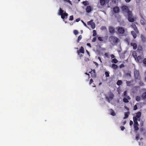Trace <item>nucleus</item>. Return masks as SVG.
Segmentation results:
<instances>
[{"label":"nucleus","mask_w":146,"mask_h":146,"mask_svg":"<svg viewBox=\"0 0 146 146\" xmlns=\"http://www.w3.org/2000/svg\"><path fill=\"white\" fill-rule=\"evenodd\" d=\"M59 14L61 16V18L63 19H64L65 17L66 18L68 15L67 13H66L65 11H64L61 8L59 9Z\"/></svg>","instance_id":"1"},{"label":"nucleus","mask_w":146,"mask_h":146,"mask_svg":"<svg viewBox=\"0 0 146 146\" xmlns=\"http://www.w3.org/2000/svg\"><path fill=\"white\" fill-rule=\"evenodd\" d=\"M110 38L112 45H116L117 44L119 40L116 37L112 36L110 37Z\"/></svg>","instance_id":"2"},{"label":"nucleus","mask_w":146,"mask_h":146,"mask_svg":"<svg viewBox=\"0 0 146 146\" xmlns=\"http://www.w3.org/2000/svg\"><path fill=\"white\" fill-rule=\"evenodd\" d=\"M116 29L117 31V34L121 35H123L125 32V28L121 27H117Z\"/></svg>","instance_id":"3"},{"label":"nucleus","mask_w":146,"mask_h":146,"mask_svg":"<svg viewBox=\"0 0 146 146\" xmlns=\"http://www.w3.org/2000/svg\"><path fill=\"white\" fill-rule=\"evenodd\" d=\"M108 96L106 95V98L107 100L110 103V101L112 100L114 97V95L111 92L108 93Z\"/></svg>","instance_id":"4"},{"label":"nucleus","mask_w":146,"mask_h":146,"mask_svg":"<svg viewBox=\"0 0 146 146\" xmlns=\"http://www.w3.org/2000/svg\"><path fill=\"white\" fill-rule=\"evenodd\" d=\"M134 75L136 79H139L140 77L139 71L135 69L134 70Z\"/></svg>","instance_id":"5"},{"label":"nucleus","mask_w":146,"mask_h":146,"mask_svg":"<svg viewBox=\"0 0 146 146\" xmlns=\"http://www.w3.org/2000/svg\"><path fill=\"white\" fill-rule=\"evenodd\" d=\"M110 0H100V5L102 6H105L109 2Z\"/></svg>","instance_id":"6"},{"label":"nucleus","mask_w":146,"mask_h":146,"mask_svg":"<svg viewBox=\"0 0 146 146\" xmlns=\"http://www.w3.org/2000/svg\"><path fill=\"white\" fill-rule=\"evenodd\" d=\"M87 24L89 25H90L92 29H94L95 28V24L93 20L88 21L87 22Z\"/></svg>","instance_id":"7"},{"label":"nucleus","mask_w":146,"mask_h":146,"mask_svg":"<svg viewBox=\"0 0 146 146\" xmlns=\"http://www.w3.org/2000/svg\"><path fill=\"white\" fill-rule=\"evenodd\" d=\"M121 9L123 12L124 13H127L129 11L128 7L125 5H124L122 7Z\"/></svg>","instance_id":"8"},{"label":"nucleus","mask_w":146,"mask_h":146,"mask_svg":"<svg viewBox=\"0 0 146 146\" xmlns=\"http://www.w3.org/2000/svg\"><path fill=\"white\" fill-rule=\"evenodd\" d=\"M131 27L134 30L136 33H139V31L137 28L136 25L135 23H132L131 25Z\"/></svg>","instance_id":"9"},{"label":"nucleus","mask_w":146,"mask_h":146,"mask_svg":"<svg viewBox=\"0 0 146 146\" xmlns=\"http://www.w3.org/2000/svg\"><path fill=\"white\" fill-rule=\"evenodd\" d=\"M130 99L131 98L129 96H127L123 98V101L124 102L127 103L129 102L128 100H130Z\"/></svg>","instance_id":"10"},{"label":"nucleus","mask_w":146,"mask_h":146,"mask_svg":"<svg viewBox=\"0 0 146 146\" xmlns=\"http://www.w3.org/2000/svg\"><path fill=\"white\" fill-rule=\"evenodd\" d=\"M109 31L112 34L114 33H115V29L112 27L110 26L109 27Z\"/></svg>","instance_id":"11"},{"label":"nucleus","mask_w":146,"mask_h":146,"mask_svg":"<svg viewBox=\"0 0 146 146\" xmlns=\"http://www.w3.org/2000/svg\"><path fill=\"white\" fill-rule=\"evenodd\" d=\"M113 11L115 13H118L119 12V9L118 7H115L113 8Z\"/></svg>","instance_id":"12"},{"label":"nucleus","mask_w":146,"mask_h":146,"mask_svg":"<svg viewBox=\"0 0 146 146\" xmlns=\"http://www.w3.org/2000/svg\"><path fill=\"white\" fill-rule=\"evenodd\" d=\"M86 11L87 13H89L92 10V8L91 6H87L86 9Z\"/></svg>","instance_id":"13"},{"label":"nucleus","mask_w":146,"mask_h":146,"mask_svg":"<svg viewBox=\"0 0 146 146\" xmlns=\"http://www.w3.org/2000/svg\"><path fill=\"white\" fill-rule=\"evenodd\" d=\"M77 52L79 55H80V53L84 54V48L82 46H81L79 50L77 51Z\"/></svg>","instance_id":"14"},{"label":"nucleus","mask_w":146,"mask_h":146,"mask_svg":"<svg viewBox=\"0 0 146 146\" xmlns=\"http://www.w3.org/2000/svg\"><path fill=\"white\" fill-rule=\"evenodd\" d=\"M140 16L142 18V19H141L140 21L142 25H144L145 24V20L144 19L143 16L141 15V14H140Z\"/></svg>","instance_id":"15"},{"label":"nucleus","mask_w":146,"mask_h":146,"mask_svg":"<svg viewBox=\"0 0 146 146\" xmlns=\"http://www.w3.org/2000/svg\"><path fill=\"white\" fill-rule=\"evenodd\" d=\"M131 45L133 47V50H135L137 48V44L135 42H131Z\"/></svg>","instance_id":"16"},{"label":"nucleus","mask_w":146,"mask_h":146,"mask_svg":"<svg viewBox=\"0 0 146 146\" xmlns=\"http://www.w3.org/2000/svg\"><path fill=\"white\" fill-rule=\"evenodd\" d=\"M133 122H134V124L133 125H139L138 123L137 122V120L138 119L135 117H133Z\"/></svg>","instance_id":"17"},{"label":"nucleus","mask_w":146,"mask_h":146,"mask_svg":"<svg viewBox=\"0 0 146 146\" xmlns=\"http://www.w3.org/2000/svg\"><path fill=\"white\" fill-rule=\"evenodd\" d=\"M137 51L139 53H142L143 52V48L141 46H139L138 47Z\"/></svg>","instance_id":"18"},{"label":"nucleus","mask_w":146,"mask_h":146,"mask_svg":"<svg viewBox=\"0 0 146 146\" xmlns=\"http://www.w3.org/2000/svg\"><path fill=\"white\" fill-rule=\"evenodd\" d=\"M141 113L140 112H138L136 113V116L135 117H136L137 119L139 118V120H140L139 118L141 116Z\"/></svg>","instance_id":"19"},{"label":"nucleus","mask_w":146,"mask_h":146,"mask_svg":"<svg viewBox=\"0 0 146 146\" xmlns=\"http://www.w3.org/2000/svg\"><path fill=\"white\" fill-rule=\"evenodd\" d=\"M142 58L141 56H138L136 58V60H135L136 61L138 62H141L142 61Z\"/></svg>","instance_id":"20"},{"label":"nucleus","mask_w":146,"mask_h":146,"mask_svg":"<svg viewBox=\"0 0 146 146\" xmlns=\"http://www.w3.org/2000/svg\"><path fill=\"white\" fill-rule=\"evenodd\" d=\"M132 16H128V20L129 22H133L134 21V19L132 17Z\"/></svg>","instance_id":"21"},{"label":"nucleus","mask_w":146,"mask_h":146,"mask_svg":"<svg viewBox=\"0 0 146 146\" xmlns=\"http://www.w3.org/2000/svg\"><path fill=\"white\" fill-rule=\"evenodd\" d=\"M132 55L134 57V58L135 59V60H136V58L137 57V53L136 51H134L133 52Z\"/></svg>","instance_id":"22"},{"label":"nucleus","mask_w":146,"mask_h":146,"mask_svg":"<svg viewBox=\"0 0 146 146\" xmlns=\"http://www.w3.org/2000/svg\"><path fill=\"white\" fill-rule=\"evenodd\" d=\"M129 111H127L125 112V117L123 118V119H126L128 117L129 115Z\"/></svg>","instance_id":"23"},{"label":"nucleus","mask_w":146,"mask_h":146,"mask_svg":"<svg viewBox=\"0 0 146 146\" xmlns=\"http://www.w3.org/2000/svg\"><path fill=\"white\" fill-rule=\"evenodd\" d=\"M131 33L133 38H135L137 37V35L135 32L133 31H131Z\"/></svg>","instance_id":"24"},{"label":"nucleus","mask_w":146,"mask_h":146,"mask_svg":"<svg viewBox=\"0 0 146 146\" xmlns=\"http://www.w3.org/2000/svg\"><path fill=\"white\" fill-rule=\"evenodd\" d=\"M111 68L114 69H116L117 68L118 66L115 64H113L111 66Z\"/></svg>","instance_id":"25"},{"label":"nucleus","mask_w":146,"mask_h":146,"mask_svg":"<svg viewBox=\"0 0 146 146\" xmlns=\"http://www.w3.org/2000/svg\"><path fill=\"white\" fill-rule=\"evenodd\" d=\"M82 3L85 6H86L89 5V2L88 1H83L82 2Z\"/></svg>","instance_id":"26"},{"label":"nucleus","mask_w":146,"mask_h":146,"mask_svg":"<svg viewBox=\"0 0 146 146\" xmlns=\"http://www.w3.org/2000/svg\"><path fill=\"white\" fill-rule=\"evenodd\" d=\"M119 56L120 58L124 59L125 57V54L123 53H121L119 54Z\"/></svg>","instance_id":"27"},{"label":"nucleus","mask_w":146,"mask_h":146,"mask_svg":"<svg viewBox=\"0 0 146 146\" xmlns=\"http://www.w3.org/2000/svg\"><path fill=\"white\" fill-rule=\"evenodd\" d=\"M138 126L139 125H133L135 130L137 131L139 130V128L138 127Z\"/></svg>","instance_id":"28"},{"label":"nucleus","mask_w":146,"mask_h":146,"mask_svg":"<svg viewBox=\"0 0 146 146\" xmlns=\"http://www.w3.org/2000/svg\"><path fill=\"white\" fill-rule=\"evenodd\" d=\"M111 115L114 116L115 115L114 111L112 109L110 110Z\"/></svg>","instance_id":"29"},{"label":"nucleus","mask_w":146,"mask_h":146,"mask_svg":"<svg viewBox=\"0 0 146 146\" xmlns=\"http://www.w3.org/2000/svg\"><path fill=\"white\" fill-rule=\"evenodd\" d=\"M142 97L143 99L146 98V92L143 94L142 95Z\"/></svg>","instance_id":"30"},{"label":"nucleus","mask_w":146,"mask_h":146,"mask_svg":"<svg viewBox=\"0 0 146 146\" xmlns=\"http://www.w3.org/2000/svg\"><path fill=\"white\" fill-rule=\"evenodd\" d=\"M133 82V81L132 80L129 81H127L126 82V83L127 84V85L128 86H130L131 85V83Z\"/></svg>","instance_id":"31"},{"label":"nucleus","mask_w":146,"mask_h":146,"mask_svg":"<svg viewBox=\"0 0 146 146\" xmlns=\"http://www.w3.org/2000/svg\"><path fill=\"white\" fill-rule=\"evenodd\" d=\"M122 83V81L121 80H118L117 82V84L118 86H120Z\"/></svg>","instance_id":"32"},{"label":"nucleus","mask_w":146,"mask_h":146,"mask_svg":"<svg viewBox=\"0 0 146 146\" xmlns=\"http://www.w3.org/2000/svg\"><path fill=\"white\" fill-rule=\"evenodd\" d=\"M105 74L106 77H109V72L108 71H106L105 73Z\"/></svg>","instance_id":"33"},{"label":"nucleus","mask_w":146,"mask_h":146,"mask_svg":"<svg viewBox=\"0 0 146 146\" xmlns=\"http://www.w3.org/2000/svg\"><path fill=\"white\" fill-rule=\"evenodd\" d=\"M82 35H80L78 37V39L77 40V42L78 43L79 42V41L82 39Z\"/></svg>","instance_id":"34"},{"label":"nucleus","mask_w":146,"mask_h":146,"mask_svg":"<svg viewBox=\"0 0 146 146\" xmlns=\"http://www.w3.org/2000/svg\"><path fill=\"white\" fill-rule=\"evenodd\" d=\"M127 13L128 16H133L132 13L131 11H129Z\"/></svg>","instance_id":"35"},{"label":"nucleus","mask_w":146,"mask_h":146,"mask_svg":"<svg viewBox=\"0 0 146 146\" xmlns=\"http://www.w3.org/2000/svg\"><path fill=\"white\" fill-rule=\"evenodd\" d=\"M111 62L113 63H116L118 62V60H117L116 59L114 58L112 60Z\"/></svg>","instance_id":"36"},{"label":"nucleus","mask_w":146,"mask_h":146,"mask_svg":"<svg viewBox=\"0 0 146 146\" xmlns=\"http://www.w3.org/2000/svg\"><path fill=\"white\" fill-rule=\"evenodd\" d=\"M135 99L137 101L139 102L141 100L140 97L139 96H137L136 97Z\"/></svg>","instance_id":"37"},{"label":"nucleus","mask_w":146,"mask_h":146,"mask_svg":"<svg viewBox=\"0 0 146 146\" xmlns=\"http://www.w3.org/2000/svg\"><path fill=\"white\" fill-rule=\"evenodd\" d=\"M105 56L108 58H110V55L108 53H105L104 54Z\"/></svg>","instance_id":"38"},{"label":"nucleus","mask_w":146,"mask_h":146,"mask_svg":"<svg viewBox=\"0 0 146 146\" xmlns=\"http://www.w3.org/2000/svg\"><path fill=\"white\" fill-rule=\"evenodd\" d=\"M93 36H95L96 35V32L95 30H94L93 31Z\"/></svg>","instance_id":"39"},{"label":"nucleus","mask_w":146,"mask_h":146,"mask_svg":"<svg viewBox=\"0 0 146 146\" xmlns=\"http://www.w3.org/2000/svg\"><path fill=\"white\" fill-rule=\"evenodd\" d=\"M139 139V134H137L136 135V139L137 140H138Z\"/></svg>","instance_id":"40"},{"label":"nucleus","mask_w":146,"mask_h":146,"mask_svg":"<svg viewBox=\"0 0 146 146\" xmlns=\"http://www.w3.org/2000/svg\"><path fill=\"white\" fill-rule=\"evenodd\" d=\"M96 37H94L93 39H92V42H95L96 41Z\"/></svg>","instance_id":"41"},{"label":"nucleus","mask_w":146,"mask_h":146,"mask_svg":"<svg viewBox=\"0 0 146 146\" xmlns=\"http://www.w3.org/2000/svg\"><path fill=\"white\" fill-rule=\"evenodd\" d=\"M139 84L141 86H143L144 85V83L142 81H140L139 82Z\"/></svg>","instance_id":"42"},{"label":"nucleus","mask_w":146,"mask_h":146,"mask_svg":"<svg viewBox=\"0 0 146 146\" xmlns=\"http://www.w3.org/2000/svg\"><path fill=\"white\" fill-rule=\"evenodd\" d=\"M74 33L75 35H77L78 34V32L77 30H74Z\"/></svg>","instance_id":"43"},{"label":"nucleus","mask_w":146,"mask_h":146,"mask_svg":"<svg viewBox=\"0 0 146 146\" xmlns=\"http://www.w3.org/2000/svg\"><path fill=\"white\" fill-rule=\"evenodd\" d=\"M74 17L72 15L70 16V18L69 20L70 21H72L73 20Z\"/></svg>","instance_id":"44"},{"label":"nucleus","mask_w":146,"mask_h":146,"mask_svg":"<svg viewBox=\"0 0 146 146\" xmlns=\"http://www.w3.org/2000/svg\"><path fill=\"white\" fill-rule=\"evenodd\" d=\"M98 40L100 41H103V37H99L98 38Z\"/></svg>","instance_id":"45"},{"label":"nucleus","mask_w":146,"mask_h":146,"mask_svg":"<svg viewBox=\"0 0 146 146\" xmlns=\"http://www.w3.org/2000/svg\"><path fill=\"white\" fill-rule=\"evenodd\" d=\"M137 105H135L134 107L133 110H137Z\"/></svg>","instance_id":"46"},{"label":"nucleus","mask_w":146,"mask_h":146,"mask_svg":"<svg viewBox=\"0 0 146 146\" xmlns=\"http://www.w3.org/2000/svg\"><path fill=\"white\" fill-rule=\"evenodd\" d=\"M82 23H83V25H84L86 27H87V28H88V26H87L86 24V23H85L82 20Z\"/></svg>","instance_id":"47"},{"label":"nucleus","mask_w":146,"mask_h":146,"mask_svg":"<svg viewBox=\"0 0 146 146\" xmlns=\"http://www.w3.org/2000/svg\"><path fill=\"white\" fill-rule=\"evenodd\" d=\"M143 63L144 64H146V58H144L143 61Z\"/></svg>","instance_id":"48"},{"label":"nucleus","mask_w":146,"mask_h":146,"mask_svg":"<svg viewBox=\"0 0 146 146\" xmlns=\"http://www.w3.org/2000/svg\"><path fill=\"white\" fill-rule=\"evenodd\" d=\"M120 128H121V129L122 131H123L125 128L123 126H121L120 127Z\"/></svg>","instance_id":"49"},{"label":"nucleus","mask_w":146,"mask_h":146,"mask_svg":"<svg viewBox=\"0 0 146 146\" xmlns=\"http://www.w3.org/2000/svg\"><path fill=\"white\" fill-rule=\"evenodd\" d=\"M133 123V122L132 121L130 120V121L129 125L130 126L132 125Z\"/></svg>","instance_id":"50"},{"label":"nucleus","mask_w":146,"mask_h":146,"mask_svg":"<svg viewBox=\"0 0 146 146\" xmlns=\"http://www.w3.org/2000/svg\"><path fill=\"white\" fill-rule=\"evenodd\" d=\"M93 82V80L92 79H91L90 81V85L91 83Z\"/></svg>","instance_id":"51"},{"label":"nucleus","mask_w":146,"mask_h":146,"mask_svg":"<svg viewBox=\"0 0 146 146\" xmlns=\"http://www.w3.org/2000/svg\"><path fill=\"white\" fill-rule=\"evenodd\" d=\"M126 94H127V92H126V91H125L124 92V93H123V95H124V96L126 97L127 96Z\"/></svg>","instance_id":"52"},{"label":"nucleus","mask_w":146,"mask_h":146,"mask_svg":"<svg viewBox=\"0 0 146 146\" xmlns=\"http://www.w3.org/2000/svg\"><path fill=\"white\" fill-rule=\"evenodd\" d=\"M124 65L123 64H121L119 66L120 68H122L124 67Z\"/></svg>","instance_id":"53"},{"label":"nucleus","mask_w":146,"mask_h":146,"mask_svg":"<svg viewBox=\"0 0 146 146\" xmlns=\"http://www.w3.org/2000/svg\"><path fill=\"white\" fill-rule=\"evenodd\" d=\"M87 45L88 46L90 47V48L91 47V44H90V43H88L87 44Z\"/></svg>","instance_id":"54"},{"label":"nucleus","mask_w":146,"mask_h":146,"mask_svg":"<svg viewBox=\"0 0 146 146\" xmlns=\"http://www.w3.org/2000/svg\"><path fill=\"white\" fill-rule=\"evenodd\" d=\"M93 72V73H95V72H96V70L94 69L93 70H92V71L90 72L89 73H91V72Z\"/></svg>","instance_id":"55"},{"label":"nucleus","mask_w":146,"mask_h":146,"mask_svg":"<svg viewBox=\"0 0 146 146\" xmlns=\"http://www.w3.org/2000/svg\"><path fill=\"white\" fill-rule=\"evenodd\" d=\"M110 56H111V58H113L115 57L114 55L113 54H111V55Z\"/></svg>","instance_id":"56"},{"label":"nucleus","mask_w":146,"mask_h":146,"mask_svg":"<svg viewBox=\"0 0 146 146\" xmlns=\"http://www.w3.org/2000/svg\"><path fill=\"white\" fill-rule=\"evenodd\" d=\"M80 20V19L79 18L77 19H76V22H78Z\"/></svg>","instance_id":"57"},{"label":"nucleus","mask_w":146,"mask_h":146,"mask_svg":"<svg viewBox=\"0 0 146 146\" xmlns=\"http://www.w3.org/2000/svg\"><path fill=\"white\" fill-rule=\"evenodd\" d=\"M98 59H99V60H100V62H102V60H101V58H100V57H98Z\"/></svg>","instance_id":"58"},{"label":"nucleus","mask_w":146,"mask_h":146,"mask_svg":"<svg viewBox=\"0 0 146 146\" xmlns=\"http://www.w3.org/2000/svg\"><path fill=\"white\" fill-rule=\"evenodd\" d=\"M94 62V63L96 65V66L97 67L98 66V64L96 62Z\"/></svg>","instance_id":"59"},{"label":"nucleus","mask_w":146,"mask_h":146,"mask_svg":"<svg viewBox=\"0 0 146 146\" xmlns=\"http://www.w3.org/2000/svg\"><path fill=\"white\" fill-rule=\"evenodd\" d=\"M131 0H125V1L127 3H129V2L131 1Z\"/></svg>","instance_id":"60"},{"label":"nucleus","mask_w":146,"mask_h":146,"mask_svg":"<svg viewBox=\"0 0 146 146\" xmlns=\"http://www.w3.org/2000/svg\"><path fill=\"white\" fill-rule=\"evenodd\" d=\"M85 74L88 75V76L89 78H90V75H89V74H88V73H85Z\"/></svg>","instance_id":"61"},{"label":"nucleus","mask_w":146,"mask_h":146,"mask_svg":"<svg viewBox=\"0 0 146 146\" xmlns=\"http://www.w3.org/2000/svg\"><path fill=\"white\" fill-rule=\"evenodd\" d=\"M68 2L69 3H70L71 4H72L71 2V1L70 0H69Z\"/></svg>","instance_id":"62"},{"label":"nucleus","mask_w":146,"mask_h":146,"mask_svg":"<svg viewBox=\"0 0 146 146\" xmlns=\"http://www.w3.org/2000/svg\"><path fill=\"white\" fill-rule=\"evenodd\" d=\"M126 123V121H124L123 122V125H124Z\"/></svg>","instance_id":"63"},{"label":"nucleus","mask_w":146,"mask_h":146,"mask_svg":"<svg viewBox=\"0 0 146 146\" xmlns=\"http://www.w3.org/2000/svg\"><path fill=\"white\" fill-rule=\"evenodd\" d=\"M69 0H64V1L65 2H68Z\"/></svg>","instance_id":"64"}]
</instances>
